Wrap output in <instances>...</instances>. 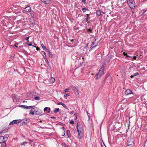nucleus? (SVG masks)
<instances>
[{"label":"nucleus","instance_id":"nucleus-55","mask_svg":"<svg viewBox=\"0 0 147 147\" xmlns=\"http://www.w3.org/2000/svg\"><path fill=\"white\" fill-rule=\"evenodd\" d=\"M3 131H4V133H5L6 132V130H3Z\"/></svg>","mask_w":147,"mask_h":147},{"label":"nucleus","instance_id":"nucleus-40","mask_svg":"<svg viewBox=\"0 0 147 147\" xmlns=\"http://www.w3.org/2000/svg\"><path fill=\"white\" fill-rule=\"evenodd\" d=\"M29 36L27 37H26V38H25V40H28V39H29Z\"/></svg>","mask_w":147,"mask_h":147},{"label":"nucleus","instance_id":"nucleus-24","mask_svg":"<svg viewBox=\"0 0 147 147\" xmlns=\"http://www.w3.org/2000/svg\"><path fill=\"white\" fill-rule=\"evenodd\" d=\"M41 46L42 47L43 49L44 50H47L48 49H47L46 47L43 44H41Z\"/></svg>","mask_w":147,"mask_h":147},{"label":"nucleus","instance_id":"nucleus-52","mask_svg":"<svg viewBox=\"0 0 147 147\" xmlns=\"http://www.w3.org/2000/svg\"><path fill=\"white\" fill-rule=\"evenodd\" d=\"M55 81V80L54 78H53L52 79V81L53 82Z\"/></svg>","mask_w":147,"mask_h":147},{"label":"nucleus","instance_id":"nucleus-62","mask_svg":"<svg viewBox=\"0 0 147 147\" xmlns=\"http://www.w3.org/2000/svg\"><path fill=\"white\" fill-rule=\"evenodd\" d=\"M27 102V101H23V102Z\"/></svg>","mask_w":147,"mask_h":147},{"label":"nucleus","instance_id":"nucleus-4","mask_svg":"<svg viewBox=\"0 0 147 147\" xmlns=\"http://www.w3.org/2000/svg\"><path fill=\"white\" fill-rule=\"evenodd\" d=\"M134 144L133 138H128L127 141V145L128 146H132L134 145Z\"/></svg>","mask_w":147,"mask_h":147},{"label":"nucleus","instance_id":"nucleus-22","mask_svg":"<svg viewBox=\"0 0 147 147\" xmlns=\"http://www.w3.org/2000/svg\"><path fill=\"white\" fill-rule=\"evenodd\" d=\"M59 111V108H55V109L54 111V112L55 113H57V112H58Z\"/></svg>","mask_w":147,"mask_h":147},{"label":"nucleus","instance_id":"nucleus-33","mask_svg":"<svg viewBox=\"0 0 147 147\" xmlns=\"http://www.w3.org/2000/svg\"><path fill=\"white\" fill-rule=\"evenodd\" d=\"M88 43H87L85 45V47H84V49H86L87 47L88 46Z\"/></svg>","mask_w":147,"mask_h":147},{"label":"nucleus","instance_id":"nucleus-49","mask_svg":"<svg viewBox=\"0 0 147 147\" xmlns=\"http://www.w3.org/2000/svg\"><path fill=\"white\" fill-rule=\"evenodd\" d=\"M146 10H145V11H143V12L142 13V14H145V12H146Z\"/></svg>","mask_w":147,"mask_h":147},{"label":"nucleus","instance_id":"nucleus-32","mask_svg":"<svg viewBox=\"0 0 147 147\" xmlns=\"http://www.w3.org/2000/svg\"><path fill=\"white\" fill-rule=\"evenodd\" d=\"M62 105L65 108V109H67V106L66 105H65L64 104V103H63Z\"/></svg>","mask_w":147,"mask_h":147},{"label":"nucleus","instance_id":"nucleus-58","mask_svg":"<svg viewBox=\"0 0 147 147\" xmlns=\"http://www.w3.org/2000/svg\"><path fill=\"white\" fill-rule=\"evenodd\" d=\"M73 41H74V40H73V39L71 40V42H73Z\"/></svg>","mask_w":147,"mask_h":147},{"label":"nucleus","instance_id":"nucleus-47","mask_svg":"<svg viewBox=\"0 0 147 147\" xmlns=\"http://www.w3.org/2000/svg\"><path fill=\"white\" fill-rule=\"evenodd\" d=\"M133 59H135V60L136 59V56H134Z\"/></svg>","mask_w":147,"mask_h":147},{"label":"nucleus","instance_id":"nucleus-7","mask_svg":"<svg viewBox=\"0 0 147 147\" xmlns=\"http://www.w3.org/2000/svg\"><path fill=\"white\" fill-rule=\"evenodd\" d=\"M20 122V120H13L9 124V125H11L18 123Z\"/></svg>","mask_w":147,"mask_h":147},{"label":"nucleus","instance_id":"nucleus-63","mask_svg":"<svg viewBox=\"0 0 147 147\" xmlns=\"http://www.w3.org/2000/svg\"><path fill=\"white\" fill-rule=\"evenodd\" d=\"M103 144H104V145H105V144L104 143H103Z\"/></svg>","mask_w":147,"mask_h":147},{"label":"nucleus","instance_id":"nucleus-64","mask_svg":"<svg viewBox=\"0 0 147 147\" xmlns=\"http://www.w3.org/2000/svg\"><path fill=\"white\" fill-rule=\"evenodd\" d=\"M105 146V147H106V146Z\"/></svg>","mask_w":147,"mask_h":147},{"label":"nucleus","instance_id":"nucleus-11","mask_svg":"<svg viewBox=\"0 0 147 147\" xmlns=\"http://www.w3.org/2000/svg\"><path fill=\"white\" fill-rule=\"evenodd\" d=\"M123 54L124 56H126V57L127 59H129L128 58H129L131 59H132L133 60V58L132 57L128 55L127 53H126L125 52H123Z\"/></svg>","mask_w":147,"mask_h":147},{"label":"nucleus","instance_id":"nucleus-26","mask_svg":"<svg viewBox=\"0 0 147 147\" xmlns=\"http://www.w3.org/2000/svg\"><path fill=\"white\" fill-rule=\"evenodd\" d=\"M90 19V18L88 16H86V18H84V20L85 22H88V19Z\"/></svg>","mask_w":147,"mask_h":147},{"label":"nucleus","instance_id":"nucleus-14","mask_svg":"<svg viewBox=\"0 0 147 147\" xmlns=\"http://www.w3.org/2000/svg\"><path fill=\"white\" fill-rule=\"evenodd\" d=\"M41 1L45 4H48L50 1V0H41Z\"/></svg>","mask_w":147,"mask_h":147},{"label":"nucleus","instance_id":"nucleus-53","mask_svg":"<svg viewBox=\"0 0 147 147\" xmlns=\"http://www.w3.org/2000/svg\"><path fill=\"white\" fill-rule=\"evenodd\" d=\"M26 45H28L29 46H31L32 45L31 44H27V43H26Z\"/></svg>","mask_w":147,"mask_h":147},{"label":"nucleus","instance_id":"nucleus-12","mask_svg":"<svg viewBox=\"0 0 147 147\" xmlns=\"http://www.w3.org/2000/svg\"><path fill=\"white\" fill-rule=\"evenodd\" d=\"M47 53L49 55V57L51 58H53V55L49 51V50L47 49Z\"/></svg>","mask_w":147,"mask_h":147},{"label":"nucleus","instance_id":"nucleus-2","mask_svg":"<svg viewBox=\"0 0 147 147\" xmlns=\"http://www.w3.org/2000/svg\"><path fill=\"white\" fill-rule=\"evenodd\" d=\"M79 122L77 123L76 127L77 129V131L78 134V138L79 139H81L82 138L83 129L82 127L78 125Z\"/></svg>","mask_w":147,"mask_h":147},{"label":"nucleus","instance_id":"nucleus-8","mask_svg":"<svg viewBox=\"0 0 147 147\" xmlns=\"http://www.w3.org/2000/svg\"><path fill=\"white\" fill-rule=\"evenodd\" d=\"M125 94L126 95H128L131 94H134L129 89H127L125 92Z\"/></svg>","mask_w":147,"mask_h":147},{"label":"nucleus","instance_id":"nucleus-57","mask_svg":"<svg viewBox=\"0 0 147 147\" xmlns=\"http://www.w3.org/2000/svg\"><path fill=\"white\" fill-rule=\"evenodd\" d=\"M48 66H49V67H48V68H49H49H51V66H50V65H48Z\"/></svg>","mask_w":147,"mask_h":147},{"label":"nucleus","instance_id":"nucleus-44","mask_svg":"<svg viewBox=\"0 0 147 147\" xmlns=\"http://www.w3.org/2000/svg\"><path fill=\"white\" fill-rule=\"evenodd\" d=\"M86 113H87V115H88V117L89 119V117H90V113H88V112L87 111H86Z\"/></svg>","mask_w":147,"mask_h":147},{"label":"nucleus","instance_id":"nucleus-56","mask_svg":"<svg viewBox=\"0 0 147 147\" xmlns=\"http://www.w3.org/2000/svg\"><path fill=\"white\" fill-rule=\"evenodd\" d=\"M26 124V123H25L24 121L23 122V123H22V124Z\"/></svg>","mask_w":147,"mask_h":147},{"label":"nucleus","instance_id":"nucleus-41","mask_svg":"<svg viewBox=\"0 0 147 147\" xmlns=\"http://www.w3.org/2000/svg\"><path fill=\"white\" fill-rule=\"evenodd\" d=\"M82 2V3H83L84 4H86V0H82L81 1Z\"/></svg>","mask_w":147,"mask_h":147},{"label":"nucleus","instance_id":"nucleus-28","mask_svg":"<svg viewBox=\"0 0 147 147\" xmlns=\"http://www.w3.org/2000/svg\"><path fill=\"white\" fill-rule=\"evenodd\" d=\"M87 32H90V33H92V30L90 28L87 30Z\"/></svg>","mask_w":147,"mask_h":147},{"label":"nucleus","instance_id":"nucleus-30","mask_svg":"<svg viewBox=\"0 0 147 147\" xmlns=\"http://www.w3.org/2000/svg\"><path fill=\"white\" fill-rule=\"evenodd\" d=\"M40 114L39 112L37 111H36L34 113V114L35 115H39Z\"/></svg>","mask_w":147,"mask_h":147},{"label":"nucleus","instance_id":"nucleus-19","mask_svg":"<svg viewBox=\"0 0 147 147\" xmlns=\"http://www.w3.org/2000/svg\"><path fill=\"white\" fill-rule=\"evenodd\" d=\"M82 11H83V12H85L86 11H89V10L86 7H84V8H83L82 9Z\"/></svg>","mask_w":147,"mask_h":147},{"label":"nucleus","instance_id":"nucleus-3","mask_svg":"<svg viewBox=\"0 0 147 147\" xmlns=\"http://www.w3.org/2000/svg\"><path fill=\"white\" fill-rule=\"evenodd\" d=\"M127 4L129 5L130 8L131 9H134L135 6V3L134 0H126Z\"/></svg>","mask_w":147,"mask_h":147},{"label":"nucleus","instance_id":"nucleus-1","mask_svg":"<svg viewBox=\"0 0 147 147\" xmlns=\"http://www.w3.org/2000/svg\"><path fill=\"white\" fill-rule=\"evenodd\" d=\"M105 63H103L102 66L98 71V74H96L95 75V77L97 79H98L100 77L103 75L104 73V69H105Z\"/></svg>","mask_w":147,"mask_h":147},{"label":"nucleus","instance_id":"nucleus-21","mask_svg":"<svg viewBox=\"0 0 147 147\" xmlns=\"http://www.w3.org/2000/svg\"><path fill=\"white\" fill-rule=\"evenodd\" d=\"M66 133L68 136L69 137H70V131L69 130H68L67 131Z\"/></svg>","mask_w":147,"mask_h":147},{"label":"nucleus","instance_id":"nucleus-60","mask_svg":"<svg viewBox=\"0 0 147 147\" xmlns=\"http://www.w3.org/2000/svg\"><path fill=\"white\" fill-rule=\"evenodd\" d=\"M31 46H33V47H36L35 46H34L33 45H31Z\"/></svg>","mask_w":147,"mask_h":147},{"label":"nucleus","instance_id":"nucleus-54","mask_svg":"<svg viewBox=\"0 0 147 147\" xmlns=\"http://www.w3.org/2000/svg\"><path fill=\"white\" fill-rule=\"evenodd\" d=\"M3 131H4V133H5L6 132V130H3Z\"/></svg>","mask_w":147,"mask_h":147},{"label":"nucleus","instance_id":"nucleus-31","mask_svg":"<svg viewBox=\"0 0 147 147\" xmlns=\"http://www.w3.org/2000/svg\"><path fill=\"white\" fill-rule=\"evenodd\" d=\"M21 13V11H17V12H16V14H18V15L19 16H20V14H20Z\"/></svg>","mask_w":147,"mask_h":147},{"label":"nucleus","instance_id":"nucleus-5","mask_svg":"<svg viewBox=\"0 0 147 147\" xmlns=\"http://www.w3.org/2000/svg\"><path fill=\"white\" fill-rule=\"evenodd\" d=\"M24 10L27 12H28L31 15L33 13V12L32 10H31V7L30 6H28L24 9Z\"/></svg>","mask_w":147,"mask_h":147},{"label":"nucleus","instance_id":"nucleus-9","mask_svg":"<svg viewBox=\"0 0 147 147\" xmlns=\"http://www.w3.org/2000/svg\"><path fill=\"white\" fill-rule=\"evenodd\" d=\"M102 13H104L105 12H101V11L100 10H96V15L98 17L100 15H103Z\"/></svg>","mask_w":147,"mask_h":147},{"label":"nucleus","instance_id":"nucleus-59","mask_svg":"<svg viewBox=\"0 0 147 147\" xmlns=\"http://www.w3.org/2000/svg\"><path fill=\"white\" fill-rule=\"evenodd\" d=\"M86 15H87V16H88H88H89V14H86Z\"/></svg>","mask_w":147,"mask_h":147},{"label":"nucleus","instance_id":"nucleus-27","mask_svg":"<svg viewBox=\"0 0 147 147\" xmlns=\"http://www.w3.org/2000/svg\"><path fill=\"white\" fill-rule=\"evenodd\" d=\"M34 99L36 100H39L40 99V98L38 96H36L34 98Z\"/></svg>","mask_w":147,"mask_h":147},{"label":"nucleus","instance_id":"nucleus-42","mask_svg":"<svg viewBox=\"0 0 147 147\" xmlns=\"http://www.w3.org/2000/svg\"><path fill=\"white\" fill-rule=\"evenodd\" d=\"M74 113V111H72L70 113V114L71 115H72V114H73Z\"/></svg>","mask_w":147,"mask_h":147},{"label":"nucleus","instance_id":"nucleus-48","mask_svg":"<svg viewBox=\"0 0 147 147\" xmlns=\"http://www.w3.org/2000/svg\"><path fill=\"white\" fill-rule=\"evenodd\" d=\"M74 115H75L76 117V118L75 119H76L77 118V114L76 113H75L74 114Z\"/></svg>","mask_w":147,"mask_h":147},{"label":"nucleus","instance_id":"nucleus-25","mask_svg":"<svg viewBox=\"0 0 147 147\" xmlns=\"http://www.w3.org/2000/svg\"><path fill=\"white\" fill-rule=\"evenodd\" d=\"M96 40L95 39L94 42H92L91 45H93V46H94V45H96V44L97 43V42H96Z\"/></svg>","mask_w":147,"mask_h":147},{"label":"nucleus","instance_id":"nucleus-13","mask_svg":"<svg viewBox=\"0 0 147 147\" xmlns=\"http://www.w3.org/2000/svg\"><path fill=\"white\" fill-rule=\"evenodd\" d=\"M71 87L74 90L76 91V92H78V89L77 87H75L73 85H72L71 86Z\"/></svg>","mask_w":147,"mask_h":147},{"label":"nucleus","instance_id":"nucleus-51","mask_svg":"<svg viewBox=\"0 0 147 147\" xmlns=\"http://www.w3.org/2000/svg\"><path fill=\"white\" fill-rule=\"evenodd\" d=\"M62 129H63L64 131H65V128H64V127H62Z\"/></svg>","mask_w":147,"mask_h":147},{"label":"nucleus","instance_id":"nucleus-43","mask_svg":"<svg viewBox=\"0 0 147 147\" xmlns=\"http://www.w3.org/2000/svg\"><path fill=\"white\" fill-rule=\"evenodd\" d=\"M63 103L61 102H59V103H57V105H62V104Z\"/></svg>","mask_w":147,"mask_h":147},{"label":"nucleus","instance_id":"nucleus-34","mask_svg":"<svg viewBox=\"0 0 147 147\" xmlns=\"http://www.w3.org/2000/svg\"><path fill=\"white\" fill-rule=\"evenodd\" d=\"M27 143V142H22L21 144V145L25 144H26Z\"/></svg>","mask_w":147,"mask_h":147},{"label":"nucleus","instance_id":"nucleus-46","mask_svg":"<svg viewBox=\"0 0 147 147\" xmlns=\"http://www.w3.org/2000/svg\"><path fill=\"white\" fill-rule=\"evenodd\" d=\"M48 110H49V111H48V113H49L50 112V111L51 110V109H50V108H49L48 107Z\"/></svg>","mask_w":147,"mask_h":147},{"label":"nucleus","instance_id":"nucleus-10","mask_svg":"<svg viewBox=\"0 0 147 147\" xmlns=\"http://www.w3.org/2000/svg\"><path fill=\"white\" fill-rule=\"evenodd\" d=\"M35 108L34 107H33L31 109V110H30L29 114L34 115V113L36 111L35 110Z\"/></svg>","mask_w":147,"mask_h":147},{"label":"nucleus","instance_id":"nucleus-36","mask_svg":"<svg viewBox=\"0 0 147 147\" xmlns=\"http://www.w3.org/2000/svg\"><path fill=\"white\" fill-rule=\"evenodd\" d=\"M4 131L2 130L0 131V135H2L4 133Z\"/></svg>","mask_w":147,"mask_h":147},{"label":"nucleus","instance_id":"nucleus-38","mask_svg":"<svg viewBox=\"0 0 147 147\" xmlns=\"http://www.w3.org/2000/svg\"><path fill=\"white\" fill-rule=\"evenodd\" d=\"M30 23L33 26H34L35 24V22L34 21L31 22Z\"/></svg>","mask_w":147,"mask_h":147},{"label":"nucleus","instance_id":"nucleus-39","mask_svg":"<svg viewBox=\"0 0 147 147\" xmlns=\"http://www.w3.org/2000/svg\"><path fill=\"white\" fill-rule=\"evenodd\" d=\"M48 109V107H45L44 108V112L47 111V109Z\"/></svg>","mask_w":147,"mask_h":147},{"label":"nucleus","instance_id":"nucleus-29","mask_svg":"<svg viewBox=\"0 0 147 147\" xmlns=\"http://www.w3.org/2000/svg\"><path fill=\"white\" fill-rule=\"evenodd\" d=\"M1 146H2V147H7V146H6V143L5 142L4 143H3V144H2Z\"/></svg>","mask_w":147,"mask_h":147},{"label":"nucleus","instance_id":"nucleus-35","mask_svg":"<svg viewBox=\"0 0 147 147\" xmlns=\"http://www.w3.org/2000/svg\"><path fill=\"white\" fill-rule=\"evenodd\" d=\"M69 123L71 124H73L74 123V121L72 120L70 121Z\"/></svg>","mask_w":147,"mask_h":147},{"label":"nucleus","instance_id":"nucleus-18","mask_svg":"<svg viewBox=\"0 0 147 147\" xmlns=\"http://www.w3.org/2000/svg\"><path fill=\"white\" fill-rule=\"evenodd\" d=\"M41 54L44 57L45 59V58H46V54L45 52L43 51H42L41 52Z\"/></svg>","mask_w":147,"mask_h":147},{"label":"nucleus","instance_id":"nucleus-17","mask_svg":"<svg viewBox=\"0 0 147 147\" xmlns=\"http://www.w3.org/2000/svg\"><path fill=\"white\" fill-rule=\"evenodd\" d=\"M139 75V73L138 72H136L133 75H131L130 76V78H134L135 76H138Z\"/></svg>","mask_w":147,"mask_h":147},{"label":"nucleus","instance_id":"nucleus-16","mask_svg":"<svg viewBox=\"0 0 147 147\" xmlns=\"http://www.w3.org/2000/svg\"><path fill=\"white\" fill-rule=\"evenodd\" d=\"M5 141L3 138V136H0V143H2L3 142H5Z\"/></svg>","mask_w":147,"mask_h":147},{"label":"nucleus","instance_id":"nucleus-45","mask_svg":"<svg viewBox=\"0 0 147 147\" xmlns=\"http://www.w3.org/2000/svg\"><path fill=\"white\" fill-rule=\"evenodd\" d=\"M69 96V94H66L65 95H64V96Z\"/></svg>","mask_w":147,"mask_h":147},{"label":"nucleus","instance_id":"nucleus-6","mask_svg":"<svg viewBox=\"0 0 147 147\" xmlns=\"http://www.w3.org/2000/svg\"><path fill=\"white\" fill-rule=\"evenodd\" d=\"M20 107H21L23 109H31L33 107H34L35 106H28L26 105H21L19 106Z\"/></svg>","mask_w":147,"mask_h":147},{"label":"nucleus","instance_id":"nucleus-61","mask_svg":"<svg viewBox=\"0 0 147 147\" xmlns=\"http://www.w3.org/2000/svg\"><path fill=\"white\" fill-rule=\"evenodd\" d=\"M26 45V44H25V45H24V46H25V47H26V45Z\"/></svg>","mask_w":147,"mask_h":147},{"label":"nucleus","instance_id":"nucleus-20","mask_svg":"<svg viewBox=\"0 0 147 147\" xmlns=\"http://www.w3.org/2000/svg\"><path fill=\"white\" fill-rule=\"evenodd\" d=\"M98 43V42H97L96 45H95L93 46V45H91V47L90 48V49H93V48H94L95 47H96L97 46Z\"/></svg>","mask_w":147,"mask_h":147},{"label":"nucleus","instance_id":"nucleus-15","mask_svg":"<svg viewBox=\"0 0 147 147\" xmlns=\"http://www.w3.org/2000/svg\"><path fill=\"white\" fill-rule=\"evenodd\" d=\"M9 136L8 134H6L4 136H3V138H4V140L5 142L7 140Z\"/></svg>","mask_w":147,"mask_h":147},{"label":"nucleus","instance_id":"nucleus-50","mask_svg":"<svg viewBox=\"0 0 147 147\" xmlns=\"http://www.w3.org/2000/svg\"><path fill=\"white\" fill-rule=\"evenodd\" d=\"M39 49H40V48L38 47H37L36 48V49L38 51L39 50Z\"/></svg>","mask_w":147,"mask_h":147},{"label":"nucleus","instance_id":"nucleus-23","mask_svg":"<svg viewBox=\"0 0 147 147\" xmlns=\"http://www.w3.org/2000/svg\"><path fill=\"white\" fill-rule=\"evenodd\" d=\"M45 60L47 64L48 65H50L49 64L50 63H49V61L47 59V58H45Z\"/></svg>","mask_w":147,"mask_h":147},{"label":"nucleus","instance_id":"nucleus-37","mask_svg":"<svg viewBox=\"0 0 147 147\" xmlns=\"http://www.w3.org/2000/svg\"><path fill=\"white\" fill-rule=\"evenodd\" d=\"M69 88L65 89L64 90V91L65 92H67L69 90Z\"/></svg>","mask_w":147,"mask_h":147}]
</instances>
